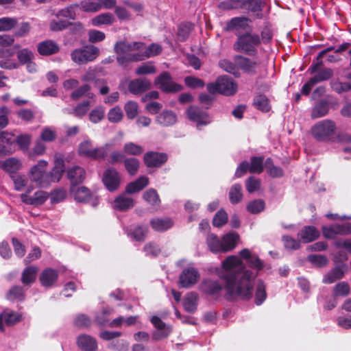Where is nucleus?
I'll return each mask as SVG.
<instances>
[{
  "label": "nucleus",
  "mask_w": 351,
  "mask_h": 351,
  "mask_svg": "<svg viewBox=\"0 0 351 351\" xmlns=\"http://www.w3.org/2000/svg\"><path fill=\"white\" fill-rule=\"evenodd\" d=\"M112 146V144L106 143L100 147H94L91 158L95 160H101L106 158L108 155L109 149Z\"/></svg>",
  "instance_id": "54"
},
{
  "label": "nucleus",
  "mask_w": 351,
  "mask_h": 351,
  "mask_svg": "<svg viewBox=\"0 0 351 351\" xmlns=\"http://www.w3.org/2000/svg\"><path fill=\"white\" fill-rule=\"evenodd\" d=\"M107 117L110 123H119L123 118V112L119 106H115L109 110Z\"/></svg>",
  "instance_id": "53"
},
{
  "label": "nucleus",
  "mask_w": 351,
  "mask_h": 351,
  "mask_svg": "<svg viewBox=\"0 0 351 351\" xmlns=\"http://www.w3.org/2000/svg\"><path fill=\"white\" fill-rule=\"evenodd\" d=\"M240 257L245 261V264L252 269L256 270L255 274H258V272L264 268V261L261 260L256 254L247 249L244 248L239 252Z\"/></svg>",
  "instance_id": "10"
},
{
  "label": "nucleus",
  "mask_w": 351,
  "mask_h": 351,
  "mask_svg": "<svg viewBox=\"0 0 351 351\" xmlns=\"http://www.w3.org/2000/svg\"><path fill=\"white\" fill-rule=\"evenodd\" d=\"M350 293V287L346 281H341L335 285L332 294L335 297H346Z\"/></svg>",
  "instance_id": "47"
},
{
  "label": "nucleus",
  "mask_w": 351,
  "mask_h": 351,
  "mask_svg": "<svg viewBox=\"0 0 351 351\" xmlns=\"http://www.w3.org/2000/svg\"><path fill=\"white\" fill-rule=\"evenodd\" d=\"M329 109V101L325 99H322L317 101L312 108L311 117L313 119L323 117L328 114Z\"/></svg>",
  "instance_id": "18"
},
{
  "label": "nucleus",
  "mask_w": 351,
  "mask_h": 351,
  "mask_svg": "<svg viewBox=\"0 0 351 351\" xmlns=\"http://www.w3.org/2000/svg\"><path fill=\"white\" fill-rule=\"evenodd\" d=\"M37 50L40 55L47 56L58 53L60 47L55 41L46 40L38 44Z\"/></svg>",
  "instance_id": "19"
},
{
  "label": "nucleus",
  "mask_w": 351,
  "mask_h": 351,
  "mask_svg": "<svg viewBox=\"0 0 351 351\" xmlns=\"http://www.w3.org/2000/svg\"><path fill=\"white\" fill-rule=\"evenodd\" d=\"M99 54V49L93 45L73 50L71 53L72 60L79 64H86L95 60Z\"/></svg>",
  "instance_id": "5"
},
{
  "label": "nucleus",
  "mask_w": 351,
  "mask_h": 351,
  "mask_svg": "<svg viewBox=\"0 0 351 351\" xmlns=\"http://www.w3.org/2000/svg\"><path fill=\"white\" fill-rule=\"evenodd\" d=\"M219 93L226 96H231L236 93L238 86L237 84L228 76L219 77Z\"/></svg>",
  "instance_id": "15"
},
{
  "label": "nucleus",
  "mask_w": 351,
  "mask_h": 351,
  "mask_svg": "<svg viewBox=\"0 0 351 351\" xmlns=\"http://www.w3.org/2000/svg\"><path fill=\"white\" fill-rule=\"evenodd\" d=\"M58 277V271L52 268L44 269L40 275V281L45 287H51L57 280Z\"/></svg>",
  "instance_id": "27"
},
{
  "label": "nucleus",
  "mask_w": 351,
  "mask_h": 351,
  "mask_svg": "<svg viewBox=\"0 0 351 351\" xmlns=\"http://www.w3.org/2000/svg\"><path fill=\"white\" fill-rule=\"evenodd\" d=\"M21 198L25 204L40 206L48 199V195L45 191H38L32 196H29L27 193L21 194Z\"/></svg>",
  "instance_id": "22"
},
{
  "label": "nucleus",
  "mask_w": 351,
  "mask_h": 351,
  "mask_svg": "<svg viewBox=\"0 0 351 351\" xmlns=\"http://www.w3.org/2000/svg\"><path fill=\"white\" fill-rule=\"evenodd\" d=\"M94 147L90 141H84L79 145L78 152L82 156L91 158L92 153L93 152Z\"/></svg>",
  "instance_id": "64"
},
{
  "label": "nucleus",
  "mask_w": 351,
  "mask_h": 351,
  "mask_svg": "<svg viewBox=\"0 0 351 351\" xmlns=\"http://www.w3.org/2000/svg\"><path fill=\"white\" fill-rule=\"evenodd\" d=\"M77 346L83 351H97V343L95 339L88 335H82L77 339Z\"/></svg>",
  "instance_id": "23"
},
{
  "label": "nucleus",
  "mask_w": 351,
  "mask_h": 351,
  "mask_svg": "<svg viewBox=\"0 0 351 351\" xmlns=\"http://www.w3.org/2000/svg\"><path fill=\"white\" fill-rule=\"evenodd\" d=\"M346 270L344 265H338L331 269L324 276L322 282L324 284H332L338 280L341 279Z\"/></svg>",
  "instance_id": "26"
},
{
  "label": "nucleus",
  "mask_w": 351,
  "mask_h": 351,
  "mask_svg": "<svg viewBox=\"0 0 351 351\" xmlns=\"http://www.w3.org/2000/svg\"><path fill=\"white\" fill-rule=\"evenodd\" d=\"M319 230L313 226H304L298 232V236L300 241L304 243H311L316 240L319 237Z\"/></svg>",
  "instance_id": "17"
},
{
  "label": "nucleus",
  "mask_w": 351,
  "mask_h": 351,
  "mask_svg": "<svg viewBox=\"0 0 351 351\" xmlns=\"http://www.w3.org/2000/svg\"><path fill=\"white\" fill-rule=\"evenodd\" d=\"M134 205V200L129 197L126 192L117 196L112 203L113 208L120 211H125L130 209Z\"/></svg>",
  "instance_id": "16"
},
{
  "label": "nucleus",
  "mask_w": 351,
  "mask_h": 351,
  "mask_svg": "<svg viewBox=\"0 0 351 351\" xmlns=\"http://www.w3.org/2000/svg\"><path fill=\"white\" fill-rule=\"evenodd\" d=\"M194 29V25L191 22L181 23L177 27V41L184 42Z\"/></svg>",
  "instance_id": "31"
},
{
  "label": "nucleus",
  "mask_w": 351,
  "mask_h": 351,
  "mask_svg": "<svg viewBox=\"0 0 351 351\" xmlns=\"http://www.w3.org/2000/svg\"><path fill=\"white\" fill-rule=\"evenodd\" d=\"M263 1L262 0H246L245 6L243 10L256 13V18H263Z\"/></svg>",
  "instance_id": "39"
},
{
  "label": "nucleus",
  "mask_w": 351,
  "mask_h": 351,
  "mask_svg": "<svg viewBox=\"0 0 351 351\" xmlns=\"http://www.w3.org/2000/svg\"><path fill=\"white\" fill-rule=\"evenodd\" d=\"M105 115V108L101 106H97L89 114V120L93 123L100 122Z\"/></svg>",
  "instance_id": "56"
},
{
  "label": "nucleus",
  "mask_w": 351,
  "mask_h": 351,
  "mask_svg": "<svg viewBox=\"0 0 351 351\" xmlns=\"http://www.w3.org/2000/svg\"><path fill=\"white\" fill-rule=\"evenodd\" d=\"M253 106L263 112H267L271 110V105L267 97L265 95H258L253 99Z\"/></svg>",
  "instance_id": "40"
},
{
  "label": "nucleus",
  "mask_w": 351,
  "mask_h": 351,
  "mask_svg": "<svg viewBox=\"0 0 351 351\" xmlns=\"http://www.w3.org/2000/svg\"><path fill=\"white\" fill-rule=\"evenodd\" d=\"M245 187L248 193H254L261 187V180L254 176H250L245 180Z\"/></svg>",
  "instance_id": "63"
},
{
  "label": "nucleus",
  "mask_w": 351,
  "mask_h": 351,
  "mask_svg": "<svg viewBox=\"0 0 351 351\" xmlns=\"http://www.w3.org/2000/svg\"><path fill=\"white\" fill-rule=\"evenodd\" d=\"M48 162L46 160H40L34 165L29 173L30 181L37 186L44 187L48 184L46 180V167Z\"/></svg>",
  "instance_id": "6"
},
{
  "label": "nucleus",
  "mask_w": 351,
  "mask_h": 351,
  "mask_svg": "<svg viewBox=\"0 0 351 351\" xmlns=\"http://www.w3.org/2000/svg\"><path fill=\"white\" fill-rule=\"evenodd\" d=\"M64 170V163L62 159H56L55 167L50 173V179L51 182H58L62 178Z\"/></svg>",
  "instance_id": "44"
},
{
  "label": "nucleus",
  "mask_w": 351,
  "mask_h": 351,
  "mask_svg": "<svg viewBox=\"0 0 351 351\" xmlns=\"http://www.w3.org/2000/svg\"><path fill=\"white\" fill-rule=\"evenodd\" d=\"M198 300L199 296L196 292L188 293L183 300L184 310L188 313H193L197 309Z\"/></svg>",
  "instance_id": "33"
},
{
  "label": "nucleus",
  "mask_w": 351,
  "mask_h": 351,
  "mask_svg": "<svg viewBox=\"0 0 351 351\" xmlns=\"http://www.w3.org/2000/svg\"><path fill=\"white\" fill-rule=\"evenodd\" d=\"M323 235L326 239H335L337 235H348L351 234V223H334L322 227Z\"/></svg>",
  "instance_id": "7"
},
{
  "label": "nucleus",
  "mask_w": 351,
  "mask_h": 351,
  "mask_svg": "<svg viewBox=\"0 0 351 351\" xmlns=\"http://www.w3.org/2000/svg\"><path fill=\"white\" fill-rule=\"evenodd\" d=\"M144 44L140 42H118L114 46V51L117 54V62L120 65H125L132 61L142 60L143 55L132 53L135 50H141Z\"/></svg>",
  "instance_id": "3"
},
{
  "label": "nucleus",
  "mask_w": 351,
  "mask_h": 351,
  "mask_svg": "<svg viewBox=\"0 0 351 351\" xmlns=\"http://www.w3.org/2000/svg\"><path fill=\"white\" fill-rule=\"evenodd\" d=\"M22 319V315L14 311H4L0 315V330H3V326L2 324L3 319L5 322L8 325H12L19 322Z\"/></svg>",
  "instance_id": "38"
},
{
  "label": "nucleus",
  "mask_w": 351,
  "mask_h": 351,
  "mask_svg": "<svg viewBox=\"0 0 351 351\" xmlns=\"http://www.w3.org/2000/svg\"><path fill=\"white\" fill-rule=\"evenodd\" d=\"M267 294L266 291V285L261 279L257 280L254 302L257 306L261 305L267 299Z\"/></svg>",
  "instance_id": "37"
},
{
  "label": "nucleus",
  "mask_w": 351,
  "mask_h": 351,
  "mask_svg": "<svg viewBox=\"0 0 351 351\" xmlns=\"http://www.w3.org/2000/svg\"><path fill=\"white\" fill-rule=\"evenodd\" d=\"M121 176L114 168L107 169L103 174L102 182L110 191L117 190L121 184Z\"/></svg>",
  "instance_id": "12"
},
{
  "label": "nucleus",
  "mask_w": 351,
  "mask_h": 351,
  "mask_svg": "<svg viewBox=\"0 0 351 351\" xmlns=\"http://www.w3.org/2000/svg\"><path fill=\"white\" fill-rule=\"evenodd\" d=\"M38 269L36 266L25 267L21 274V282L24 285H29L34 282L36 278Z\"/></svg>",
  "instance_id": "36"
},
{
  "label": "nucleus",
  "mask_w": 351,
  "mask_h": 351,
  "mask_svg": "<svg viewBox=\"0 0 351 351\" xmlns=\"http://www.w3.org/2000/svg\"><path fill=\"white\" fill-rule=\"evenodd\" d=\"M0 167L10 173H14L21 169L22 163L20 160L12 157L0 161Z\"/></svg>",
  "instance_id": "35"
},
{
  "label": "nucleus",
  "mask_w": 351,
  "mask_h": 351,
  "mask_svg": "<svg viewBox=\"0 0 351 351\" xmlns=\"http://www.w3.org/2000/svg\"><path fill=\"white\" fill-rule=\"evenodd\" d=\"M123 152L128 155L138 156L143 152V149L137 144L129 142L124 145Z\"/></svg>",
  "instance_id": "59"
},
{
  "label": "nucleus",
  "mask_w": 351,
  "mask_h": 351,
  "mask_svg": "<svg viewBox=\"0 0 351 351\" xmlns=\"http://www.w3.org/2000/svg\"><path fill=\"white\" fill-rule=\"evenodd\" d=\"M71 193L74 199L80 202H86L90 197V193L89 189L86 186H71Z\"/></svg>",
  "instance_id": "30"
},
{
  "label": "nucleus",
  "mask_w": 351,
  "mask_h": 351,
  "mask_svg": "<svg viewBox=\"0 0 351 351\" xmlns=\"http://www.w3.org/2000/svg\"><path fill=\"white\" fill-rule=\"evenodd\" d=\"M149 184L147 177L141 176L135 181L130 182L125 188V192L128 194H133L139 192Z\"/></svg>",
  "instance_id": "32"
},
{
  "label": "nucleus",
  "mask_w": 351,
  "mask_h": 351,
  "mask_svg": "<svg viewBox=\"0 0 351 351\" xmlns=\"http://www.w3.org/2000/svg\"><path fill=\"white\" fill-rule=\"evenodd\" d=\"M136 316H130L127 318L120 316L114 319L109 324L110 327H119L123 324H125L127 326H132L136 322Z\"/></svg>",
  "instance_id": "55"
},
{
  "label": "nucleus",
  "mask_w": 351,
  "mask_h": 351,
  "mask_svg": "<svg viewBox=\"0 0 351 351\" xmlns=\"http://www.w3.org/2000/svg\"><path fill=\"white\" fill-rule=\"evenodd\" d=\"M234 61L238 67L245 73L250 75H255L257 74V68L260 64L259 61L242 55L235 56Z\"/></svg>",
  "instance_id": "11"
},
{
  "label": "nucleus",
  "mask_w": 351,
  "mask_h": 351,
  "mask_svg": "<svg viewBox=\"0 0 351 351\" xmlns=\"http://www.w3.org/2000/svg\"><path fill=\"white\" fill-rule=\"evenodd\" d=\"M56 130L51 127L43 128L40 135V139L45 142H52L56 139Z\"/></svg>",
  "instance_id": "57"
},
{
  "label": "nucleus",
  "mask_w": 351,
  "mask_h": 351,
  "mask_svg": "<svg viewBox=\"0 0 351 351\" xmlns=\"http://www.w3.org/2000/svg\"><path fill=\"white\" fill-rule=\"evenodd\" d=\"M334 72L333 70L330 68H324L320 71L317 72L314 76L311 78L312 82L316 84L319 82L327 81L330 80L333 76Z\"/></svg>",
  "instance_id": "49"
},
{
  "label": "nucleus",
  "mask_w": 351,
  "mask_h": 351,
  "mask_svg": "<svg viewBox=\"0 0 351 351\" xmlns=\"http://www.w3.org/2000/svg\"><path fill=\"white\" fill-rule=\"evenodd\" d=\"M115 19L111 13H103L99 14L91 20V23L94 26H100L102 25H110L113 23Z\"/></svg>",
  "instance_id": "42"
},
{
  "label": "nucleus",
  "mask_w": 351,
  "mask_h": 351,
  "mask_svg": "<svg viewBox=\"0 0 351 351\" xmlns=\"http://www.w3.org/2000/svg\"><path fill=\"white\" fill-rule=\"evenodd\" d=\"M167 160V156L158 152H147L144 156V162L149 167H159Z\"/></svg>",
  "instance_id": "24"
},
{
  "label": "nucleus",
  "mask_w": 351,
  "mask_h": 351,
  "mask_svg": "<svg viewBox=\"0 0 351 351\" xmlns=\"http://www.w3.org/2000/svg\"><path fill=\"white\" fill-rule=\"evenodd\" d=\"M239 240V235L235 232H231L226 234L221 238L222 252L232 251L237 246Z\"/></svg>",
  "instance_id": "25"
},
{
  "label": "nucleus",
  "mask_w": 351,
  "mask_h": 351,
  "mask_svg": "<svg viewBox=\"0 0 351 351\" xmlns=\"http://www.w3.org/2000/svg\"><path fill=\"white\" fill-rule=\"evenodd\" d=\"M248 22H251V20L247 17H234L227 22L224 29L226 32H232L239 29H246L250 27L248 25Z\"/></svg>",
  "instance_id": "20"
},
{
  "label": "nucleus",
  "mask_w": 351,
  "mask_h": 351,
  "mask_svg": "<svg viewBox=\"0 0 351 351\" xmlns=\"http://www.w3.org/2000/svg\"><path fill=\"white\" fill-rule=\"evenodd\" d=\"M219 65L224 71L232 74L234 77H239L241 76L239 68L237 64H235L229 60H223L219 62Z\"/></svg>",
  "instance_id": "52"
},
{
  "label": "nucleus",
  "mask_w": 351,
  "mask_h": 351,
  "mask_svg": "<svg viewBox=\"0 0 351 351\" xmlns=\"http://www.w3.org/2000/svg\"><path fill=\"white\" fill-rule=\"evenodd\" d=\"M176 121V116L171 111H164L156 117V122L162 126L173 125Z\"/></svg>",
  "instance_id": "48"
},
{
  "label": "nucleus",
  "mask_w": 351,
  "mask_h": 351,
  "mask_svg": "<svg viewBox=\"0 0 351 351\" xmlns=\"http://www.w3.org/2000/svg\"><path fill=\"white\" fill-rule=\"evenodd\" d=\"M331 89L337 94L348 92L351 90L350 82H341L338 79L333 80L330 82Z\"/></svg>",
  "instance_id": "50"
},
{
  "label": "nucleus",
  "mask_w": 351,
  "mask_h": 351,
  "mask_svg": "<svg viewBox=\"0 0 351 351\" xmlns=\"http://www.w3.org/2000/svg\"><path fill=\"white\" fill-rule=\"evenodd\" d=\"M264 158L263 156H252L250 158V173H261L264 170Z\"/></svg>",
  "instance_id": "46"
},
{
  "label": "nucleus",
  "mask_w": 351,
  "mask_h": 351,
  "mask_svg": "<svg viewBox=\"0 0 351 351\" xmlns=\"http://www.w3.org/2000/svg\"><path fill=\"white\" fill-rule=\"evenodd\" d=\"M228 222V214L227 213L221 209L217 212L213 219V225L215 227H221Z\"/></svg>",
  "instance_id": "60"
},
{
  "label": "nucleus",
  "mask_w": 351,
  "mask_h": 351,
  "mask_svg": "<svg viewBox=\"0 0 351 351\" xmlns=\"http://www.w3.org/2000/svg\"><path fill=\"white\" fill-rule=\"evenodd\" d=\"M199 291L214 300L219 299L221 295L223 286L217 280H204L199 287Z\"/></svg>",
  "instance_id": "9"
},
{
  "label": "nucleus",
  "mask_w": 351,
  "mask_h": 351,
  "mask_svg": "<svg viewBox=\"0 0 351 351\" xmlns=\"http://www.w3.org/2000/svg\"><path fill=\"white\" fill-rule=\"evenodd\" d=\"M229 199L231 204H237L243 199L242 186L240 184H233L229 191Z\"/></svg>",
  "instance_id": "43"
},
{
  "label": "nucleus",
  "mask_w": 351,
  "mask_h": 351,
  "mask_svg": "<svg viewBox=\"0 0 351 351\" xmlns=\"http://www.w3.org/2000/svg\"><path fill=\"white\" fill-rule=\"evenodd\" d=\"M124 165L128 172L132 175H135L139 167V161L134 158H129L124 160Z\"/></svg>",
  "instance_id": "61"
},
{
  "label": "nucleus",
  "mask_w": 351,
  "mask_h": 351,
  "mask_svg": "<svg viewBox=\"0 0 351 351\" xmlns=\"http://www.w3.org/2000/svg\"><path fill=\"white\" fill-rule=\"evenodd\" d=\"M143 199L152 206H158L160 199L157 191L154 189H149L143 194Z\"/></svg>",
  "instance_id": "45"
},
{
  "label": "nucleus",
  "mask_w": 351,
  "mask_h": 351,
  "mask_svg": "<svg viewBox=\"0 0 351 351\" xmlns=\"http://www.w3.org/2000/svg\"><path fill=\"white\" fill-rule=\"evenodd\" d=\"M265 208V203L261 199L250 201L247 206V210L252 214H258L263 211Z\"/></svg>",
  "instance_id": "51"
},
{
  "label": "nucleus",
  "mask_w": 351,
  "mask_h": 351,
  "mask_svg": "<svg viewBox=\"0 0 351 351\" xmlns=\"http://www.w3.org/2000/svg\"><path fill=\"white\" fill-rule=\"evenodd\" d=\"M66 175L71 183V186H77V184L82 183L85 179L86 171L84 168L80 166H74L67 170Z\"/></svg>",
  "instance_id": "21"
},
{
  "label": "nucleus",
  "mask_w": 351,
  "mask_h": 351,
  "mask_svg": "<svg viewBox=\"0 0 351 351\" xmlns=\"http://www.w3.org/2000/svg\"><path fill=\"white\" fill-rule=\"evenodd\" d=\"M187 115L191 121L197 123V128L206 125L210 123L208 112L198 107L190 106L187 110Z\"/></svg>",
  "instance_id": "14"
},
{
  "label": "nucleus",
  "mask_w": 351,
  "mask_h": 351,
  "mask_svg": "<svg viewBox=\"0 0 351 351\" xmlns=\"http://www.w3.org/2000/svg\"><path fill=\"white\" fill-rule=\"evenodd\" d=\"M235 35L237 40L233 45L235 51L249 56H254L258 53L257 47L261 45L258 34H253L250 31L245 33L239 32Z\"/></svg>",
  "instance_id": "2"
},
{
  "label": "nucleus",
  "mask_w": 351,
  "mask_h": 351,
  "mask_svg": "<svg viewBox=\"0 0 351 351\" xmlns=\"http://www.w3.org/2000/svg\"><path fill=\"white\" fill-rule=\"evenodd\" d=\"M156 84L159 88L165 92H174L176 86L171 81V78L169 73H163L156 80Z\"/></svg>",
  "instance_id": "29"
},
{
  "label": "nucleus",
  "mask_w": 351,
  "mask_h": 351,
  "mask_svg": "<svg viewBox=\"0 0 351 351\" xmlns=\"http://www.w3.org/2000/svg\"><path fill=\"white\" fill-rule=\"evenodd\" d=\"M206 243L212 252H222L221 239H219L216 234L213 233L208 234L206 238Z\"/></svg>",
  "instance_id": "41"
},
{
  "label": "nucleus",
  "mask_w": 351,
  "mask_h": 351,
  "mask_svg": "<svg viewBox=\"0 0 351 351\" xmlns=\"http://www.w3.org/2000/svg\"><path fill=\"white\" fill-rule=\"evenodd\" d=\"M126 116L129 119H134L138 114V104L133 101H128L124 106Z\"/></svg>",
  "instance_id": "58"
},
{
  "label": "nucleus",
  "mask_w": 351,
  "mask_h": 351,
  "mask_svg": "<svg viewBox=\"0 0 351 351\" xmlns=\"http://www.w3.org/2000/svg\"><path fill=\"white\" fill-rule=\"evenodd\" d=\"M151 87V83L147 79H136L131 81L128 85L130 93L134 95L141 94Z\"/></svg>",
  "instance_id": "28"
},
{
  "label": "nucleus",
  "mask_w": 351,
  "mask_h": 351,
  "mask_svg": "<svg viewBox=\"0 0 351 351\" xmlns=\"http://www.w3.org/2000/svg\"><path fill=\"white\" fill-rule=\"evenodd\" d=\"M17 58L21 64H25L33 60L34 55L31 50L25 48L17 52Z\"/></svg>",
  "instance_id": "62"
},
{
  "label": "nucleus",
  "mask_w": 351,
  "mask_h": 351,
  "mask_svg": "<svg viewBox=\"0 0 351 351\" xmlns=\"http://www.w3.org/2000/svg\"><path fill=\"white\" fill-rule=\"evenodd\" d=\"M200 278L199 271L193 267L184 268L179 276V282L182 288H191L195 285Z\"/></svg>",
  "instance_id": "8"
},
{
  "label": "nucleus",
  "mask_w": 351,
  "mask_h": 351,
  "mask_svg": "<svg viewBox=\"0 0 351 351\" xmlns=\"http://www.w3.org/2000/svg\"><path fill=\"white\" fill-rule=\"evenodd\" d=\"M151 227L156 231H165L173 225V221L169 218H154L150 221Z\"/></svg>",
  "instance_id": "34"
},
{
  "label": "nucleus",
  "mask_w": 351,
  "mask_h": 351,
  "mask_svg": "<svg viewBox=\"0 0 351 351\" xmlns=\"http://www.w3.org/2000/svg\"><path fill=\"white\" fill-rule=\"evenodd\" d=\"M336 123L330 119L317 122L311 129L313 136L318 141H330L335 135Z\"/></svg>",
  "instance_id": "4"
},
{
  "label": "nucleus",
  "mask_w": 351,
  "mask_h": 351,
  "mask_svg": "<svg viewBox=\"0 0 351 351\" xmlns=\"http://www.w3.org/2000/svg\"><path fill=\"white\" fill-rule=\"evenodd\" d=\"M221 270L217 275L223 282L227 300L239 299L249 301L253 297V282L257 274L243 265L237 256H228L221 263Z\"/></svg>",
  "instance_id": "1"
},
{
  "label": "nucleus",
  "mask_w": 351,
  "mask_h": 351,
  "mask_svg": "<svg viewBox=\"0 0 351 351\" xmlns=\"http://www.w3.org/2000/svg\"><path fill=\"white\" fill-rule=\"evenodd\" d=\"M150 321L156 328L152 333L153 339L159 341L165 339L171 332L172 328L167 326L158 316H152Z\"/></svg>",
  "instance_id": "13"
}]
</instances>
